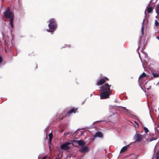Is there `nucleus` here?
I'll return each mask as SVG.
<instances>
[{"instance_id": "nucleus-1", "label": "nucleus", "mask_w": 159, "mask_h": 159, "mask_svg": "<svg viewBox=\"0 0 159 159\" xmlns=\"http://www.w3.org/2000/svg\"><path fill=\"white\" fill-rule=\"evenodd\" d=\"M111 87V85L106 83L99 87L100 96L101 99H105L109 98L112 90L110 89Z\"/></svg>"}, {"instance_id": "nucleus-2", "label": "nucleus", "mask_w": 159, "mask_h": 159, "mask_svg": "<svg viewBox=\"0 0 159 159\" xmlns=\"http://www.w3.org/2000/svg\"><path fill=\"white\" fill-rule=\"evenodd\" d=\"M48 26L49 28L47 30L48 32L52 33L55 31L57 27V25L55 19L51 18L49 20Z\"/></svg>"}, {"instance_id": "nucleus-3", "label": "nucleus", "mask_w": 159, "mask_h": 159, "mask_svg": "<svg viewBox=\"0 0 159 159\" xmlns=\"http://www.w3.org/2000/svg\"><path fill=\"white\" fill-rule=\"evenodd\" d=\"M10 8L9 7H7L5 10L4 12V16L7 18H10L9 23L11 27L12 28L13 27V19L14 14L13 12H10Z\"/></svg>"}, {"instance_id": "nucleus-4", "label": "nucleus", "mask_w": 159, "mask_h": 159, "mask_svg": "<svg viewBox=\"0 0 159 159\" xmlns=\"http://www.w3.org/2000/svg\"><path fill=\"white\" fill-rule=\"evenodd\" d=\"M70 144V142H67L62 144L61 146V149L67 150L70 148L69 145Z\"/></svg>"}, {"instance_id": "nucleus-5", "label": "nucleus", "mask_w": 159, "mask_h": 159, "mask_svg": "<svg viewBox=\"0 0 159 159\" xmlns=\"http://www.w3.org/2000/svg\"><path fill=\"white\" fill-rule=\"evenodd\" d=\"M89 150V148L86 146H84L80 147L79 149V151L82 153L86 152H88Z\"/></svg>"}, {"instance_id": "nucleus-6", "label": "nucleus", "mask_w": 159, "mask_h": 159, "mask_svg": "<svg viewBox=\"0 0 159 159\" xmlns=\"http://www.w3.org/2000/svg\"><path fill=\"white\" fill-rule=\"evenodd\" d=\"M108 80V79L107 78H104L101 79L99 80L98 82L97 83V85H101L105 83V82Z\"/></svg>"}, {"instance_id": "nucleus-7", "label": "nucleus", "mask_w": 159, "mask_h": 159, "mask_svg": "<svg viewBox=\"0 0 159 159\" xmlns=\"http://www.w3.org/2000/svg\"><path fill=\"white\" fill-rule=\"evenodd\" d=\"M77 109L76 108H72L66 113V116H69V114H70L73 113H75L76 111H77Z\"/></svg>"}, {"instance_id": "nucleus-8", "label": "nucleus", "mask_w": 159, "mask_h": 159, "mask_svg": "<svg viewBox=\"0 0 159 159\" xmlns=\"http://www.w3.org/2000/svg\"><path fill=\"white\" fill-rule=\"evenodd\" d=\"M103 134L100 132H98L96 134L94 135V138L99 137L102 138L103 137Z\"/></svg>"}, {"instance_id": "nucleus-9", "label": "nucleus", "mask_w": 159, "mask_h": 159, "mask_svg": "<svg viewBox=\"0 0 159 159\" xmlns=\"http://www.w3.org/2000/svg\"><path fill=\"white\" fill-rule=\"evenodd\" d=\"M146 74L144 73H143L139 77V83L140 86L142 84V82L141 81L142 78L146 76Z\"/></svg>"}, {"instance_id": "nucleus-10", "label": "nucleus", "mask_w": 159, "mask_h": 159, "mask_svg": "<svg viewBox=\"0 0 159 159\" xmlns=\"http://www.w3.org/2000/svg\"><path fill=\"white\" fill-rule=\"evenodd\" d=\"M78 141H76L75 140H71L70 142V144H72L73 146L76 147L78 144Z\"/></svg>"}, {"instance_id": "nucleus-11", "label": "nucleus", "mask_w": 159, "mask_h": 159, "mask_svg": "<svg viewBox=\"0 0 159 159\" xmlns=\"http://www.w3.org/2000/svg\"><path fill=\"white\" fill-rule=\"evenodd\" d=\"M153 9V7L152 6H151L150 4H149L146 10H147V11L148 13H150L152 12V11Z\"/></svg>"}, {"instance_id": "nucleus-12", "label": "nucleus", "mask_w": 159, "mask_h": 159, "mask_svg": "<svg viewBox=\"0 0 159 159\" xmlns=\"http://www.w3.org/2000/svg\"><path fill=\"white\" fill-rule=\"evenodd\" d=\"M142 53V54H143V56H142L143 57H144L145 58V59H144V61H145L146 62H147V61L148 60V55L147 54V53L144 52L143 51H141Z\"/></svg>"}, {"instance_id": "nucleus-13", "label": "nucleus", "mask_w": 159, "mask_h": 159, "mask_svg": "<svg viewBox=\"0 0 159 159\" xmlns=\"http://www.w3.org/2000/svg\"><path fill=\"white\" fill-rule=\"evenodd\" d=\"M142 136L141 135H140L139 134H137L136 135V141L140 142L142 140Z\"/></svg>"}, {"instance_id": "nucleus-14", "label": "nucleus", "mask_w": 159, "mask_h": 159, "mask_svg": "<svg viewBox=\"0 0 159 159\" xmlns=\"http://www.w3.org/2000/svg\"><path fill=\"white\" fill-rule=\"evenodd\" d=\"M153 159H159V151H157L153 158Z\"/></svg>"}, {"instance_id": "nucleus-15", "label": "nucleus", "mask_w": 159, "mask_h": 159, "mask_svg": "<svg viewBox=\"0 0 159 159\" xmlns=\"http://www.w3.org/2000/svg\"><path fill=\"white\" fill-rule=\"evenodd\" d=\"M121 107L122 110H123V111L125 113V114L127 115H129V110L126 109L125 107Z\"/></svg>"}, {"instance_id": "nucleus-16", "label": "nucleus", "mask_w": 159, "mask_h": 159, "mask_svg": "<svg viewBox=\"0 0 159 159\" xmlns=\"http://www.w3.org/2000/svg\"><path fill=\"white\" fill-rule=\"evenodd\" d=\"M129 145H127L126 146H124L121 149L120 153L123 152H124L125 151L127 150L128 148H129Z\"/></svg>"}, {"instance_id": "nucleus-17", "label": "nucleus", "mask_w": 159, "mask_h": 159, "mask_svg": "<svg viewBox=\"0 0 159 159\" xmlns=\"http://www.w3.org/2000/svg\"><path fill=\"white\" fill-rule=\"evenodd\" d=\"M78 145L82 147L84 146L85 144L84 142L82 140L78 141Z\"/></svg>"}, {"instance_id": "nucleus-18", "label": "nucleus", "mask_w": 159, "mask_h": 159, "mask_svg": "<svg viewBox=\"0 0 159 159\" xmlns=\"http://www.w3.org/2000/svg\"><path fill=\"white\" fill-rule=\"evenodd\" d=\"M109 111L113 113H114L115 111V107L112 106H110L109 108Z\"/></svg>"}, {"instance_id": "nucleus-19", "label": "nucleus", "mask_w": 159, "mask_h": 159, "mask_svg": "<svg viewBox=\"0 0 159 159\" xmlns=\"http://www.w3.org/2000/svg\"><path fill=\"white\" fill-rule=\"evenodd\" d=\"M152 75L154 77L157 78L159 77V73L152 72Z\"/></svg>"}, {"instance_id": "nucleus-20", "label": "nucleus", "mask_w": 159, "mask_h": 159, "mask_svg": "<svg viewBox=\"0 0 159 159\" xmlns=\"http://www.w3.org/2000/svg\"><path fill=\"white\" fill-rule=\"evenodd\" d=\"M144 20L143 19V24H142L143 25H142V30H141V32H142V34L143 35L144 34V24H143V22H144Z\"/></svg>"}, {"instance_id": "nucleus-21", "label": "nucleus", "mask_w": 159, "mask_h": 159, "mask_svg": "<svg viewBox=\"0 0 159 159\" xmlns=\"http://www.w3.org/2000/svg\"><path fill=\"white\" fill-rule=\"evenodd\" d=\"M159 5H157V8L156 9V13L158 15L159 14Z\"/></svg>"}, {"instance_id": "nucleus-22", "label": "nucleus", "mask_w": 159, "mask_h": 159, "mask_svg": "<svg viewBox=\"0 0 159 159\" xmlns=\"http://www.w3.org/2000/svg\"><path fill=\"white\" fill-rule=\"evenodd\" d=\"M49 137L50 139V140H49V142L50 143L51 142V139L52 137V133H50L49 134Z\"/></svg>"}, {"instance_id": "nucleus-23", "label": "nucleus", "mask_w": 159, "mask_h": 159, "mask_svg": "<svg viewBox=\"0 0 159 159\" xmlns=\"http://www.w3.org/2000/svg\"><path fill=\"white\" fill-rule=\"evenodd\" d=\"M144 129L145 133L146 134L147 133L148 131V129L146 127H144Z\"/></svg>"}, {"instance_id": "nucleus-24", "label": "nucleus", "mask_w": 159, "mask_h": 159, "mask_svg": "<svg viewBox=\"0 0 159 159\" xmlns=\"http://www.w3.org/2000/svg\"><path fill=\"white\" fill-rule=\"evenodd\" d=\"M155 25L156 26V27H157L159 25V23L158 22L157 20H155Z\"/></svg>"}, {"instance_id": "nucleus-25", "label": "nucleus", "mask_w": 159, "mask_h": 159, "mask_svg": "<svg viewBox=\"0 0 159 159\" xmlns=\"http://www.w3.org/2000/svg\"><path fill=\"white\" fill-rule=\"evenodd\" d=\"M70 45H65V47H68L70 48Z\"/></svg>"}, {"instance_id": "nucleus-26", "label": "nucleus", "mask_w": 159, "mask_h": 159, "mask_svg": "<svg viewBox=\"0 0 159 159\" xmlns=\"http://www.w3.org/2000/svg\"><path fill=\"white\" fill-rule=\"evenodd\" d=\"M2 61V58L0 56V63Z\"/></svg>"}, {"instance_id": "nucleus-27", "label": "nucleus", "mask_w": 159, "mask_h": 159, "mask_svg": "<svg viewBox=\"0 0 159 159\" xmlns=\"http://www.w3.org/2000/svg\"><path fill=\"white\" fill-rule=\"evenodd\" d=\"M100 121H95L93 123V124H96L97 123H98V122H100Z\"/></svg>"}, {"instance_id": "nucleus-28", "label": "nucleus", "mask_w": 159, "mask_h": 159, "mask_svg": "<svg viewBox=\"0 0 159 159\" xmlns=\"http://www.w3.org/2000/svg\"><path fill=\"white\" fill-rule=\"evenodd\" d=\"M139 57L141 59V61L142 62V59H141V58L140 57V53H139Z\"/></svg>"}, {"instance_id": "nucleus-29", "label": "nucleus", "mask_w": 159, "mask_h": 159, "mask_svg": "<svg viewBox=\"0 0 159 159\" xmlns=\"http://www.w3.org/2000/svg\"><path fill=\"white\" fill-rule=\"evenodd\" d=\"M134 123H135L136 124V125L138 126V123L137 122H135V121H134Z\"/></svg>"}, {"instance_id": "nucleus-30", "label": "nucleus", "mask_w": 159, "mask_h": 159, "mask_svg": "<svg viewBox=\"0 0 159 159\" xmlns=\"http://www.w3.org/2000/svg\"><path fill=\"white\" fill-rule=\"evenodd\" d=\"M156 139H152L150 140V141H151H151H152L153 140H156Z\"/></svg>"}, {"instance_id": "nucleus-31", "label": "nucleus", "mask_w": 159, "mask_h": 159, "mask_svg": "<svg viewBox=\"0 0 159 159\" xmlns=\"http://www.w3.org/2000/svg\"><path fill=\"white\" fill-rule=\"evenodd\" d=\"M46 156H44V157L42 159H46Z\"/></svg>"}, {"instance_id": "nucleus-32", "label": "nucleus", "mask_w": 159, "mask_h": 159, "mask_svg": "<svg viewBox=\"0 0 159 159\" xmlns=\"http://www.w3.org/2000/svg\"><path fill=\"white\" fill-rule=\"evenodd\" d=\"M141 39H140V40H139V43H140L141 44H142V43H141Z\"/></svg>"}, {"instance_id": "nucleus-33", "label": "nucleus", "mask_w": 159, "mask_h": 159, "mask_svg": "<svg viewBox=\"0 0 159 159\" xmlns=\"http://www.w3.org/2000/svg\"><path fill=\"white\" fill-rule=\"evenodd\" d=\"M157 39L158 40H159V36H157L156 37Z\"/></svg>"}, {"instance_id": "nucleus-34", "label": "nucleus", "mask_w": 159, "mask_h": 159, "mask_svg": "<svg viewBox=\"0 0 159 159\" xmlns=\"http://www.w3.org/2000/svg\"><path fill=\"white\" fill-rule=\"evenodd\" d=\"M55 159H61L60 158H56Z\"/></svg>"}, {"instance_id": "nucleus-35", "label": "nucleus", "mask_w": 159, "mask_h": 159, "mask_svg": "<svg viewBox=\"0 0 159 159\" xmlns=\"http://www.w3.org/2000/svg\"><path fill=\"white\" fill-rule=\"evenodd\" d=\"M140 48V47H139L138 48V49H139Z\"/></svg>"}, {"instance_id": "nucleus-36", "label": "nucleus", "mask_w": 159, "mask_h": 159, "mask_svg": "<svg viewBox=\"0 0 159 159\" xmlns=\"http://www.w3.org/2000/svg\"><path fill=\"white\" fill-rule=\"evenodd\" d=\"M149 89H148V90H149Z\"/></svg>"}]
</instances>
